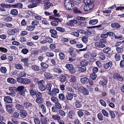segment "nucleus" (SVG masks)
Instances as JSON below:
<instances>
[{"label":"nucleus","mask_w":124,"mask_h":124,"mask_svg":"<svg viewBox=\"0 0 124 124\" xmlns=\"http://www.w3.org/2000/svg\"><path fill=\"white\" fill-rule=\"evenodd\" d=\"M8 82V83L13 84L16 83V80L13 78H8L7 79Z\"/></svg>","instance_id":"nucleus-23"},{"label":"nucleus","mask_w":124,"mask_h":124,"mask_svg":"<svg viewBox=\"0 0 124 124\" xmlns=\"http://www.w3.org/2000/svg\"><path fill=\"white\" fill-rule=\"evenodd\" d=\"M98 54L100 55L99 57L100 59L101 60H104L105 59V55L103 54V52H99Z\"/></svg>","instance_id":"nucleus-25"},{"label":"nucleus","mask_w":124,"mask_h":124,"mask_svg":"<svg viewBox=\"0 0 124 124\" xmlns=\"http://www.w3.org/2000/svg\"><path fill=\"white\" fill-rule=\"evenodd\" d=\"M24 106L27 108L31 107L32 106V104L29 102H26L24 103Z\"/></svg>","instance_id":"nucleus-45"},{"label":"nucleus","mask_w":124,"mask_h":124,"mask_svg":"<svg viewBox=\"0 0 124 124\" xmlns=\"http://www.w3.org/2000/svg\"><path fill=\"white\" fill-rule=\"evenodd\" d=\"M76 78L74 76H72L70 79V81L71 82H75L76 80Z\"/></svg>","instance_id":"nucleus-49"},{"label":"nucleus","mask_w":124,"mask_h":124,"mask_svg":"<svg viewBox=\"0 0 124 124\" xmlns=\"http://www.w3.org/2000/svg\"><path fill=\"white\" fill-rule=\"evenodd\" d=\"M46 42L47 43H51L53 41V40L51 38L46 37Z\"/></svg>","instance_id":"nucleus-56"},{"label":"nucleus","mask_w":124,"mask_h":124,"mask_svg":"<svg viewBox=\"0 0 124 124\" xmlns=\"http://www.w3.org/2000/svg\"><path fill=\"white\" fill-rule=\"evenodd\" d=\"M44 5L43 6V8L44 9H48L52 4H51L50 3L46 2L45 1H44Z\"/></svg>","instance_id":"nucleus-9"},{"label":"nucleus","mask_w":124,"mask_h":124,"mask_svg":"<svg viewBox=\"0 0 124 124\" xmlns=\"http://www.w3.org/2000/svg\"><path fill=\"white\" fill-rule=\"evenodd\" d=\"M55 106L57 108L61 109L62 108V107L61 104L58 102L55 103Z\"/></svg>","instance_id":"nucleus-39"},{"label":"nucleus","mask_w":124,"mask_h":124,"mask_svg":"<svg viewBox=\"0 0 124 124\" xmlns=\"http://www.w3.org/2000/svg\"><path fill=\"white\" fill-rule=\"evenodd\" d=\"M12 19V18L10 16H8L7 17L4 19V20L6 21L10 22Z\"/></svg>","instance_id":"nucleus-51"},{"label":"nucleus","mask_w":124,"mask_h":124,"mask_svg":"<svg viewBox=\"0 0 124 124\" xmlns=\"http://www.w3.org/2000/svg\"><path fill=\"white\" fill-rule=\"evenodd\" d=\"M31 68L33 70L35 71H38L39 69V67L36 65H32L31 67Z\"/></svg>","instance_id":"nucleus-34"},{"label":"nucleus","mask_w":124,"mask_h":124,"mask_svg":"<svg viewBox=\"0 0 124 124\" xmlns=\"http://www.w3.org/2000/svg\"><path fill=\"white\" fill-rule=\"evenodd\" d=\"M51 24L53 26H57L58 23L55 21H53L51 22Z\"/></svg>","instance_id":"nucleus-58"},{"label":"nucleus","mask_w":124,"mask_h":124,"mask_svg":"<svg viewBox=\"0 0 124 124\" xmlns=\"http://www.w3.org/2000/svg\"><path fill=\"white\" fill-rule=\"evenodd\" d=\"M46 86L47 90L49 91H51L52 87V85L51 84H48L46 85Z\"/></svg>","instance_id":"nucleus-50"},{"label":"nucleus","mask_w":124,"mask_h":124,"mask_svg":"<svg viewBox=\"0 0 124 124\" xmlns=\"http://www.w3.org/2000/svg\"><path fill=\"white\" fill-rule=\"evenodd\" d=\"M73 97V95L71 93H67L66 96V98L68 100H71Z\"/></svg>","instance_id":"nucleus-24"},{"label":"nucleus","mask_w":124,"mask_h":124,"mask_svg":"<svg viewBox=\"0 0 124 124\" xmlns=\"http://www.w3.org/2000/svg\"><path fill=\"white\" fill-rule=\"evenodd\" d=\"M53 70L54 71H55L57 73H60L62 72V70L59 68L57 67H54L53 69Z\"/></svg>","instance_id":"nucleus-37"},{"label":"nucleus","mask_w":124,"mask_h":124,"mask_svg":"<svg viewBox=\"0 0 124 124\" xmlns=\"http://www.w3.org/2000/svg\"><path fill=\"white\" fill-rule=\"evenodd\" d=\"M64 6L66 9L69 10L73 9V7L74 5L73 3L72 0H65Z\"/></svg>","instance_id":"nucleus-2"},{"label":"nucleus","mask_w":124,"mask_h":124,"mask_svg":"<svg viewBox=\"0 0 124 124\" xmlns=\"http://www.w3.org/2000/svg\"><path fill=\"white\" fill-rule=\"evenodd\" d=\"M46 55L48 57H52L54 56V54L51 52H47L46 53Z\"/></svg>","instance_id":"nucleus-53"},{"label":"nucleus","mask_w":124,"mask_h":124,"mask_svg":"<svg viewBox=\"0 0 124 124\" xmlns=\"http://www.w3.org/2000/svg\"><path fill=\"white\" fill-rule=\"evenodd\" d=\"M51 100L53 102L55 103H56L58 102V99L54 96L52 97L51 98Z\"/></svg>","instance_id":"nucleus-40"},{"label":"nucleus","mask_w":124,"mask_h":124,"mask_svg":"<svg viewBox=\"0 0 124 124\" xmlns=\"http://www.w3.org/2000/svg\"><path fill=\"white\" fill-rule=\"evenodd\" d=\"M94 0H85L84 2L86 4L84 7V9L86 11H88L92 9L94 5L93 4Z\"/></svg>","instance_id":"nucleus-1"},{"label":"nucleus","mask_w":124,"mask_h":124,"mask_svg":"<svg viewBox=\"0 0 124 124\" xmlns=\"http://www.w3.org/2000/svg\"><path fill=\"white\" fill-rule=\"evenodd\" d=\"M36 101L38 103H41L43 101V98L40 97L38 98L36 100Z\"/></svg>","instance_id":"nucleus-52"},{"label":"nucleus","mask_w":124,"mask_h":124,"mask_svg":"<svg viewBox=\"0 0 124 124\" xmlns=\"http://www.w3.org/2000/svg\"><path fill=\"white\" fill-rule=\"evenodd\" d=\"M98 21L97 19H94L91 20L89 23V24L91 25H94L98 23Z\"/></svg>","instance_id":"nucleus-28"},{"label":"nucleus","mask_w":124,"mask_h":124,"mask_svg":"<svg viewBox=\"0 0 124 124\" xmlns=\"http://www.w3.org/2000/svg\"><path fill=\"white\" fill-rule=\"evenodd\" d=\"M73 11L74 12L76 13L81 14L82 13L81 11L76 8H75L74 9Z\"/></svg>","instance_id":"nucleus-61"},{"label":"nucleus","mask_w":124,"mask_h":124,"mask_svg":"<svg viewBox=\"0 0 124 124\" xmlns=\"http://www.w3.org/2000/svg\"><path fill=\"white\" fill-rule=\"evenodd\" d=\"M26 75V73L24 72H21L19 73V76L21 77H25Z\"/></svg>","instance_id":"nucleus-64"},{"label":"nucleus","mask_w":124,"mask_h":124,"mask_svg":"<svg viewBox=\"0 0 124 124\" xmlns=\"http://www.w3.org/2000/svg\"><path fill=\"white\" fill-rule=\"evenodd\" d=\"M66 67L67 69H69L70 70H71L70 72L72 73H74L75 72L74 70L73 71V66L72 64H67L66 66Z\"/></svg>","instance_id":"nucleus-10"},{"label":"nucleus","mask_w":124,"mask_h":124,"mask_svg":"<svg viewBox=\"0 0 124 124\" xmlns=\"http://www.w3.org/2000/svg\"><path fill=\"white\" fill-rule=\"evenodd\" d=\"M20 113V116L23 118L25 117L27 115L26 111L24 110H22Z\"/></svg>","instance_id":"nucleus-17"},{"label":"nucleus","mask_w":124,"mask_h":124,"mask_svg":"<svg viewBox=\"0 0 124 124\" xmlns=\"http://www.w3.org/2000/svg\"><path fill=\"white\" fill-rule=\"evenodd\" d=\"M114 57L116 61H118L120 60V56L119 54L116 53L115 54Z\"/></svg>","instance_id":"nucleus-43"},{"label":"nucleus","mask_w":124,"mask_h":124,"mask_svg":"<svg viewBox=\"0 0 124 124\" xmlns=\"http://www.w3.org/2000/svg\"><path fill=\"white\" fill-rule=\"evenodd\" d=\"M111 26L113 28H118L121 27L120 24L117 22L113 23H111Z\"/></svg>","instance_id":"nucleus-12"},{"label":"nucleus","mask_w":124,"mask_h":124,"mask_svg":"<svg viewBox=\"0 0 124 124\" xmlns=\"http://www.w3.org/2000/svg\"><path fill=\"white\" fill-rule=\"evenodd\" d=\"M28 60V59L27 58H26L24 59H22L21 61L25 66H27L28 65V63L27 62Z\"/></svg>","instance_id":"nucleus-31"},{"label":"nucleus","mask_w":124,"mask_h":124,"mask_svg":"<svg viewBox=\"0 0 124 124\" xmlns=\"http://www.w3.org/2000/svg\"><path fill=\"white\" fill-rule=\"evenodd\" d=\"M107 79L106 78H104L102 81H101L99 82L100 85H101L103 87L105 88L107 86Z\"/></svg>","instance_id":"nucleus-8"},{"label":"nucleus","mask_w":124,"mask_h":124,"mask_svg":"<svg viewBox=\"0 0 124 124\" xmlns=\"http://www.w3.org/2000/svg\"><path fill=\"white\" fill-rule=\"evenodd\" d=\"M52 118L54 120H57L58 121L61 119V117L58 115H53L52 116Z\"/></svg>","instance_id":"nucleus-20"},{"label":"nucleus","mask_w":124,"mask_h":124,"mask_svg":"<svg viewBox=\"0 0 124 124\" xmlns=\"http://www.w3.org/2000/svg\"><path fill=\"white\" fill-rule=\"evenodd\" d=\"M9 91L11 92L16 93V88L15 87H10L9 88Z\"/></svg>","instance_id":"nucleus-33"},{"label":"nucleus","mask_w":124,"mask_h":124,"mask_svg":"<svg viewBox=\"0 0 124 124\" xmlns=\"http://www.w3.org/2000/svg\"><path fill=\"white\" fill-rule=\"evenodd\" d=\"M45 77L47 78H51L53 77L52 75L49 73L45 72L44 73Z\"/></svg>","instance_id":"nucleus-18"},{"label":"nucleus","mask_w":124,"mask_h":124,"mask_svg":"<svg viewBox=\"0 0 124 124\" xmlns=\"http://www.w3.org/2000/svg\"><path fill=\"white\" fill-rule=\"evenodd\" d=\"M59 114L60 116L64 117L65 116L66 113H65L63 110H58Z\"/></svg>","instance_id":"nucleus-36"},{"label":"nucleus","mask_w":124,"mask_h":124,"mask_svg":"<svg viewBox=\"0 0 124 124\" xmlns=\"http://www.w3.org/2000/svg\"><path fill=\"white\" fill-rule=\"evenodd\" d=\"M59 80L61 82H64L66 80V78L65 76L63 75H62L59 76Z\"/></svg>","instance_id":"nucleus-15"},{"label":"nucleus","mask_w":124,"mask_h":124,"mask_svg":"<svg viewBox=\"0 0 124 124\" xmlns=\"http://www.w3.org/2000/svg\"><path fill=\"white\" fill-rule=\"evenodd\" d=\"M78 23H79V25L81 27H84L85 26L87 23L86 22H78Z\"/></svg>","instance_id":"nucleus-42"},{"label":"nucleus","mask_w":124,"mask_h":124,"mask_svg":"<svg viewBox=\"0 0 124 124\" xmlns=\"http://www.w3.org/2000/svg\"><path fill=\"white\" fill-rule=\"evenodd\" d=\"M81 67H78V70L80 71L84 72L86 70V67L85 66H81Z\"/></svg>","instance_id":"nucleus-32"},{"label":"nucleus","mask_w":124,"mask_h":124,"mask_svg":"<svg viewBox=\"0 0 124 124\" xmlns=\"http://www.w3.org/2000/svg\"><path fill=\"white\" fill-rule=\"evenodd\" d=\"M87 33L89 35H90L92 33H95L94 30L93 29H90L87 30Z\"/></svg>","instance_id":"nucleus-38"},{"label":"nucleus","mask_w":124,"mask_h":124,"mask_svg":"<svg viewBox=\"0 0 124 124\" xmlns=\"http://www.w3.org/2000/svg\"><path fill=\"white\" fill-rule=\"evenodd\" d=\"M112 62H110L104 64V66L105 68L107 69L109 67H111L112 66Z\"/></svg>","instance_id":"nucleus-21"},{"label":"nucleus","mask_w":124,"mask_h":124,"mask_svg":"<svg viewBox=\"0 0 124 124\" xmlns=\"http://www.w3.org/2000/svg\"><path fill=\"white\" fill-rule=\"evenodd\" d=\"M102 112L103 115L105 116L108 117V113L105 110L103 109L102 110Z\"/></svg>","instance_id":"nucleus-59"},{"label":"nucleus","mask_w":124,"mask_h":124,"mask_svg":"<svg viewBox=\"0 0 124 124\" xmlns=\"http://www.w3.org/2000/svg\"><path fill=\"white\" fill-rule=\"evenodd\" d=\"M89 81V79L87 77L83 78L81 79V82L82 84L87 83Z\"/></svg>","instance_id":"nucleus-22"},{"label":"nucleus","mask_w":124,"mask_h":124,"mask_svg":"<svg viewBox=\"0 0 124 124\" xmlns=\"http://www.w3.org/2000/svg\"><path fill=\"white\" fill-rule=\"evenodd\" d=\"M80 63L81 66H85L86 67V66L87 65L88 62L87 61L83 60L80 61Z\"/></svg>","instance_id":"nucleus-30"},{"label":"nucleus","mask_w":124,"mask_h":124,"mask_svg":"<svg viewBox=\"0 0 124 124\" xmlns=\"http://www.w3.org/2000/svg\"><path fill=\"white\" fill-rule=\"evenodd\" d=\"M15 68L18 69H23L22 66L19 64H15Z\"/></svg>","instance_id":"nucleus-48"},{"label":"nucleus","mask_w":124,"mask_h":124,"mask_svg":"<svg viewBox=\"0 0 124 124\" xmlns=\"http://www.w3.org/2000/svg\"><path fill=\"white\" fill-rule=\"evenodd\" d=\"M69 117L71 119L74 118L75 116V113L72 110L70 111L68 113Z\"/></svg>","instance_id":"nucleus-16"},{"label":"nucleus","mask_w":124,"mask_h":124,"mask_svg":"<svg viewBox=\"0 0 124 124\" xmlns=\"http://www.w3.org/2000/svg\"><path fill=\"white\" fill-rule=\"evenodd\" d=\"M12 7L14 8H22L23 5L21 3H18L12 5Z\"/></svg>","instance_id":"nucleus-13"},{"label":"nucleus","mask_w":124,"mask_h":124,"mask_svg":"<svg viewBox=\"0 0 124 124\" xmlns=\"http://www.w3.org/2000/svg\"><path fill=\"white\" fill-rule=\"evenodd\" d=\"M79 91L82 92L85 95H87L89 94L88 90L85 88L83 87H81L78 88Z\"/></svg>","instance_id":"nucleus-5"},{"label":"nucleus","mask_w":124,"mask_h":124,"mask_svg":"<svg viewBox=\"0 0 124 124\" xmlns=\"http://www.w3.org/2000/svg\"><path fill=\"white\" fill-rule=\"evenodd\" d=\"M76 107L77 108L81 107L82 106V102L78 101H77L75 102Z\"/></svg>","instance_id":"nucleus-27"},{"label":"nucleus","mask_w":124,"mask_h":124,"mask_svg":"<svg viewBox=\"0 0 124 124\" xmlns=\"http://www.w3.org/2000/svg\"><path fill=\"white\" fill-rule=\"evenodd\" d=\"M10 14L13 16H16L18 14V11L16 9H13L10 11Z\"/></svg>","instance_id":"nucleus-19"},{"label":"nucleus","mask_w":124,"mask_h":124,"mask_svg":"<svg viewBox=\"0 0 124 124\" xmlns=\"http://www.w3.org/2000/svg\"><path fill=\"white\" fill-rule=\"evenodd\" d=\"M15 107L17 110H19L21 111L24 109V107L23 105L19 104L16 105Z\"/></svg>","instance_id":"nucleus-14"},{"label":"nucleus","mask_w":124,"mask_h":124,"mask_svg":"<svg viewBox=\"0 0 124 124\" xmlns=\"http://www.w3.org/2000/svg\"><path fill=\"white\" fill-rule=\"evenodd\" d=\"M17 81L18 82L23 84H28L31 82V80L27 78H17Z\"/></svg>","instance_id":"nucleus-3"},{"label":"nucleus","mask_w":124,"mask_h":124,"mask_svg":"<svg viewBox=\"0 0 124 124\" xmlns=\"http://www.w3.org/2000/svg\"><path fill=\"white\" fill-rule=\"evenodd\" d=\"M4 100L6 102L9 103H11L12 101V98L9 96L5 97Z\"/></svg>","instance_id":"nucleus-11"},{"label":"nucleus","mask_w":124,"mask_h":124,"mask_svg":"<svg viewBox=\"0 0 124 124\" xmlns=\"http://www.w3.org/2000/svg\"><path fill=\"white\" fill-rule=\"evenodd\" d=\"M19 114L18 112H15L13 114V116L14 118H16L18 117L19 116Z\"/></svg>","instance_id":"nucleus-57"},{"label":"nucleus","mask_w":124,"mask_h":124,"mask_svg":"<svg viewBox=\"0 0 124 124\" xmlns=\"http://www.w3.org/2000/svg\"><path fill=\"white\" fill-rule=\"evenodd\" d=\"M99 101L100 103L104 107L106 106V104L104 101L102 100L101 99Z\"/></svg>","instance_id":"nucleus-63"},{"label":"nucleus","mask_w":124,"mask_h":124,"mask_svg":"<svg viewBox=\"0 0 124 124\" xmlns=\"http://www.w3.org/2000/svg\"><path fill=\"white\" fill-rule=\"evenodd\" d=\"M6 107L7 110L9 113H11L13 111L12 107L10 105H8L6 106Z\"/></svg>","instance_id":"nucleus-26"},{"label":"nucleus","mask_w":124,"mask_h":124,"mask_svg":"<svg viewBox=\"0 0 124 124\" xmlns=\"http://www.w3.org/2000/svg\"><path fill=\"white\" fill-rule=\"evenodd\" d=\"M82 41L85 43H87L88 40V37L86 36H85L82 37Z\"/></svg>","instance_id":"nucleus-35"},{"label":"nucleus","mask_w":124,"mask_h":124,"mask_svg":"<svg viewBox=\"0 0 124 124\" xmlns=\"http://www.w3.org/2000/svg\"><path fill=\"white\" fill-rule=\"evenodd\" d=\"M0 70L1 72L3 73H6L7 72V69L5 67H1Z\"/></svg>","instance_id":"nucleus-46"},{"label":"nucleus","mask_w":124,"mask_h":124,"mask_svg":"<svg viewBox=\"0 0 124 124\" xmlns=\"http://www.w3.org/2000/svg\"><path fill=\"white\" fill-rule=\"evenodd\" d=\"M18 31L17 29L15 28L9 30L7 31V33L9 35H12L16 33Z\"/></svg>","instance_id":"nucleus-7"},{"label":"nucleus","mask_w":124,"mask_h":124,"mask_svg":"<svg viewBox=\"0 0 124 124\" xmlns=\"http://www.w3.org/2000/svg\"><path fill=\"white\" fill-rule=\"evenodd\" d=\"M59 99L62 101H63L65 99V97L64 95L62 93L60 94L59 95Z\"/></svg>","instance_id":"nucleus-47"},{"label":"nucleus","mask_w":124,"mask_h":124,"mask_svg":"<svg viewBox=\"0 0 124 124\" xmlns=\"http://www.w3.org/2000/svg\"><path fill=\"white\" fill-rule=\"evenodd\" d=\"M31 24L33 26H37L39 24V22L38 21L34 20L32 22Z\"/></svg>","instance_id":"nucleus-54"},{"label":"nucleus","mask_w":124,"mask_h":124,"mask_svg":"<svg viewBox=\"0 0 124 124\" xmlns=\"http://www.w3.org/2000/svg\"><path fill=\"white\" fill-rule=\"evenodd\" d=\"M24 87L23 86H18L16 88V91H17L19 92V94L22 96H25V93L24 89Z\"/></svg>","instance_id":"nucleus-4"},{"label":"nucleus","mask_w":124,"mask_h":124,"mask_svg":"<svg viewBox=\"0 0 124 124\" xmlns=\"http://www.w3.org/2000/svg\"><path fill=\"white\" fill-rule=\"evenodd\" d=\"M35 27V26H34L32 25L29 26L27 27L26 30L30 31H32L34 30Z\"/></svg>","instance_id":"nucleus-29"},{"label":"nucleus","mask_w":124,"mask_h":124,"mask_svg":"<svg viewBox=\"0 0 124 124\" xmlns=\"http://www.w3.org/2000/svg\"><path fill=\"white\" fill-rule=\"evenodd\" d=\"M35 19L38 21L41 20L42 17L41 16L37 14L36 16H34Z\"/></svg>","instance_id":"nucleus-62"},{"label":"nucleus","mask_w":124,"mask_h":124,"mask_svg":"<svg viewBox=\"0 0 124 124\" xmlns=\"http://www.w3.org/2000/svg\"><path fill=\"white\" fill-rule=\"evenodd\" d=\"M56 29L57 30L61 32H64L65 31L64 29V28L60 27H56Z\"/></svg>","instance_id":"nucleus-44"},{"label":"nucleus","mask_w":124,"mask_h":124,"mask_svg":"<svg viewBox=\"0 0 124 124\" xmlns=\"http://www.w3.org/2000/svg\"><path fill=\"white\" fill-rule=\"evenodd\" d=\"M111 50L110 48L108 47H106L104 48L103 50V52L105 53H107Z\"/></svg>","instance_id":"nucleus-41"},{"label":"nucleus","mask_w":124,"mask_h":124,"mask_svg":"<svg viewBox=\"0 0 124 124\" xmlns=\"http://www.w3.org/2000/svg\"><path fill=\"white\" fill-rule=\"evenodd\" d=\"M40 65L42 67L45 68H47L48 67V65L47 64L44 62L41 63Z\"/></svg>","instance_id":"nucleus-55"},{"label":"nucleus","mask_w":124,"mask_h":124,"mask_svg":"<svg viewBox=\"0 0 124 124\" xmlns=\"http://www.w3.org/2000/svg\"><path fill=\"white\" fill-rule=\"evenodd\" d=\"M28 50L26 48L23 49L22 51L21 52L24 54H26L28 52Z\"/></svg>","instance_id":"nucleus-60"},{"label":"nucleus","mask_w":124,"mask_h":124,"mask_svg":"<svg viewBox=\"0 0 124 124\" xmlns=\"http://www.w3.org/2000/svg\"><path fill=\"white\" fill-rule=\"evenodd\" d=\"M49 31L51 33V36L52 37L54 38L57 37V33L56 30L53 29H50Z\"/></svg>","instance_id":"nucleus-6"}]
</instances>
